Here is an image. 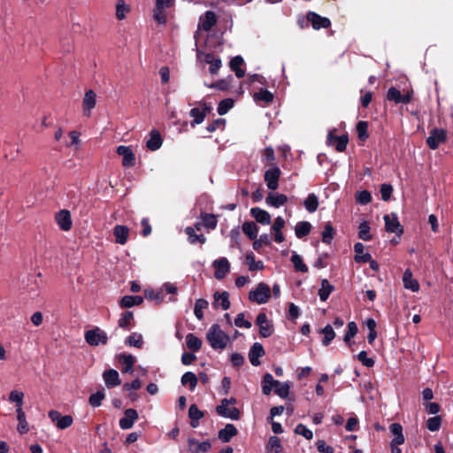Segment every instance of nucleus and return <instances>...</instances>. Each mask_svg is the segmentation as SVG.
I'll return each instance as SVG.
<instances>
[{
  "instance_id": "f257e3e1",
  "label": "nucleus",
  "mask_w": 453,
  "mask_h": 453,
  "mask_svg": "<svg viewBox=\"0 0 453 453\" xmlns=\"http://www.w3.org/2000/svg\"><path fill=\"white\" fill-rule=\"evenodd\" d=\"M274 388V393L280 398H287L289 394L290 383L288 381L280 382L274 380L271 373H265L262 379V392L269 395Z\"/></svg>"
},
{
  "instance_id": "f03ea898",
  "label": "nucleus",
  "mask_w": 453,
  "mask_h": 453,
  "mask_svg": "<svg viewBox=\"0 0 453 453\" xmlns=\"http://www.w3.org/2000/svg\"><path fill=\"white\" fill-rule=\"evenodd\" d=\"M206 339L211 347L216 350H223L230 342V337L218 324H213L206 334Z\"/></svg>"
},
{
  "instance_id": "7ed1b4c3",
  "label": "nucleus",
  "mask_w": 453,
  "mask_h": 453,
  "mask_svg": "<svg viewBox=\"0 0 453 453\" xmlns=\"http://www.w3.org/2000/svg\"><path fill=\"white\" fill-rule=\"evenodd\" d=\"M84 338L86 342L92 347H96L100 344L106 345L108 342L107 334L97 326L86 331Z\"/></svg>"
},
{
  "instance_id": "20e7f679",
  "label": "nucleus",
  "mask_w": 453,
  "mask_h": 453,
  "mask_svg": "<svg viewBox=\"0 0 453 453\" xmlns=\"http://www.w3.org/2000/svg\"><path fill=\"white\" fill-rule=\"evenodd\" d=\"M271 296V290L267 284L260 282L254 290L249 294L250 301L258 304L266 303Z\"/></svg>"
},
{
  "instance_id": "39448f33",
  "label": "nucleus",
  "mask_w": 453,
  "mask_h": 453,
  "mask_svg": "<svg viewBox=\"0 0 453 453\" xmlns=\"http://www.w3.org/2000/svg\"><path fill=\"white\" fill-rule=\"evenodd\" d=\"M447 139L446 131L441 128H434L426 138V144L431 150H436Z\"/></svg>"
},
{
  "instance_id": "423d86ee",
  "label": "nucleus",
  "mask_w": 453,
  "mask_h": 453,
  "mask_svg": "<svg viewBox=\"0 0 453 453\" xmlns=\"http://www.w3.org/2000/svg\"><path fill=\"white\" fill-rule=\"evenodd\" d=\"M49 418L54 422L58 429L64 430L72 426L73 418L70 415L62 416L58 411L51 410L48 413Z\"/></svg>"
},
{
  "instance_id": "0eeeda50",
  "label": "nucleus",
  "mask_w": 453,
  "mask_h": 453,
  "mask_svg": "<svg viewBox=\"0 0 453 453\" xmlns=\"http://www.w3.org/2000/svg\"><path fill=\"white\" fill-rule=\"evenodd\" d=\"M383 219L385 221V229L388 233H395L397 236H400L403 234V228L395 213L386 214L384 215Z\"/></svg>"
},
{
  "instance_id": "6e6552de",
  "label": "nucleus",
  "mask_w": 453,
  "mask_h": 453,
  "mask_svg": "<svg viewBox=\"0 0 453 453\" xmlns=\"http://www.w3.org/2000/svg\"><path fill=\"white\" fill-rule=\"evenodd\" d=\"M280 173V169L276 165H273L271 168L265 171V181L266 182L269 189L275 190L278 188Z\"/></svg>"
},
{
  "instance_id": "1a4fd4ad",
  "label": "nucleus",
  "mask_w": 453,
  "mask_h": 453,
  "mask_svg": "<svg viewBox=\"0 0 453 453\" xmlns=\"http://www.w3.org/2000/svg\"><path fill=\"white\" fill-rule=\"evenodd\" d=\"M228 405V399L224 398L221 401V403L216 408L217 413L221 417L227 418L232 420H238L240 418L239 410L236 407H231L230 411H226V406Z\"/></svg>"
},
{
  "instance_id": "9d476101",
  "label": "nucleus",
  "mask_w": 453,
  "mask_h": 453,
  "mask_svg": "<svg viewBox=\"0 0 453 453\" xmlns=\"http://www.w3.org/2000/svg\"><path fill=\"white\" fill-rule=\"evenodd\" d=\"M257 325L259 327V334L262 337L267 338L273 334V327L265 313H259L257 316Z\"/></svg>"
},
{
  "instance_id": "9b49d317",
  "label": "nucleus",
  "mask_w": 453,
  "mask_h": 453,
  "mask_svg": "<svg viewBox=\"0 0 453 453\" xmlns=\"http://www.w3.org/2000/svg\"><path fill=\"white\" fill-rule=\"evenodd\" d=\"M215 269L214 276L217 280H222L230 270V263L226 257L216 259L212 263Z\"/></svg>"
},
{
  "instance_id": "f8f14e48",
  "label": "nucleus",
  "mask_w": 453,
  "mask_h": 453,
  "mask_svg": "<svg viewBox=\"0 0 453 453\" xmlns=\"http://www.w3.org/2000/svg\"><path fill=\"white\" fill-rule=\"evenodd\" d=\"M117 153L122 157V165L125 167H132L134 165L135 157L130 147L120 145L117 148Z\"/></svg>"
},
{
  "instance_id": "ddd939ff",
  "label": "nucleus",
  "mask_w": 453,
  "mask_h": 453,
  "mask_svg": "<svg viewBox=\"0 0 453 453\" xmlns=\"http://www.w3.org/2000/svg\"><path fill=\"white\" fill-rule=\"evenodd\" d=\"M96 95L92 89L86 91L83 100H82L83 114L86 117H89L91 114L92 109L95 108V106L96 104Z\"/></svg>"
},
{
  "instance_id": "4468645a",
  "label": "nucleus",
  "mask_w": 453,
  "mask_h": 453,
  "mask_svg": "<svg viewBox=\"0 0 453 453\" xmlns=\"http://www.w3.org/2000/svg\"><path fill=\"white\" fill-rule=\"evenodd\" d=\"M188 450L192 453H206L211 448L209 441H199L195 438H188Z\"/></svg>"
},
{
  "instance_id": "2eb2a0df",
  "label": "nucleus",
  "mask_w": 453,
  "mask_h": 453,
  "mask_svg": "<svg viewBox=\"0 0 453 453\" xmlns=\"http://www.w3.org/2000/svg\"><path fill=\"white\" fill-rule=\"evenodd\" d=\"M307 19L311 22L314 29L326 28L331 24L327 18L321 17L313 12H309L307 13Z\"/></svg>"
},
{
  "instance_id": "dca6fc26",
  "label": "nucleus",
  "mask_w": 453,
  "mask_h": 453,
  "mask_svg": "<svg viewBox=\"0 0 453 453\" xmlns=\"http://www.w3.org/2000/svg\"><path fill=\"white\" fill-rule=\"evenodd\" d=\"M137 418V411L134 409H127L125 411L124 417L119 419V426L125 430L130 429Z\"/></svg>"
},
{
  "instance_id": "f3484780",
  "label": "nucleus",
  "mask_w": 453,
  "mask_h": 453,
  "mask_svg": "<svg viewBox=\"0 0 453 453\" xmlns=\"http://www.w3.org/2000/svg\"><path fill=\"white\" fill-rule=\"evenodd\" d=\"M55 219H56V221H57L58 226L63 231H68L71 229L73 222H72L71 214H70L69 211H66V210L60 211L59 212H58L56 214Z\"/></svg>"
},
{
  "instance_id": "a211bd4d",
  "label": "nucleus",
  "mask_w": 453,
  "mask_h": 453,
  "mask_svg": "<svg viewBox=\"0 0 453 453\" xmlns=\"http://www.w3.org/2000/svg\"><path fill=\"white\" fill-rule=\"evenodd\" d=\"M103 379L108 388H115L121 383L119 372L114 369L104 371L103 373Z\"/></svg>"
},
{
  "instance_id": "6ab92c4d",
  "label": "nucleus",
  "mask_w": 453,
  "mask_h": 453,
  "mask_svg": "<svg viewBox=\"0 0 453 453\" xmlns=\"http://www.w3.org/2000/svg\"><path fill=\"white\" fill-rule=\"evenodd\" d=\"M265 355V349L261 343L255 342L250 351H249V358L252 365L257 366L260 365L259 358Z\"/></svg>"
},
{
  "instance_id": "aec40b11",
  "label": "nucleus",
  "mask_w": 453,
  "mask_h": 453,
  "mask_svg": "<svg viewBox=\"0 0 453 453\" xmlns=\"http://www.w3.org/2000/svg\"><path fill=\"white\" fill-rule=\"evenodd\" d=\"M216 15L211 11H207L204 15L200 17L198 28L204 31H209L216 24Z\"/></svg>"
},
{
  "instance_id": "412c9836",
  "label": "nucleus",
  "mask_w": 453,
  "mask_h": 453,
  "mask_svg": "<svg viewBox=\"0 0 453 453\" xmlns=\"http://www.w3.org/2000/svg\"><path fill=\"white\" fill-rule=\"evenodd\" d=\"M403 282L405 288L410 289L413 292H418L419 289V284L417 280L412 276V273L410 269H406L403 275Z\"/></svg>"
},
{
  "instance_id": "4be33fe9",
  "label": "nucleus",
  "mask_w": 453,
  "mask_h": 453,
  "mask_svg": "<svg viewBox=\"0 0 453 453\" xmlns=\"http://www.w3.org/2000/svg\"><path fill=\"white\" fill-rule=\"evenodd\" d=\"M115 241L119 244H125L129 235V228L126 226L117 225L113 229Z\"/></svg>"
},
{
  "instance_id": "5701e85b",
  "label": "nucleus",
  "mask_w": 453,
  "mask_h": 453,
  "mask_svg": "<svg viewBox=\"0 0 453 453\" xmlns=\"http://www.w3.org/2000/svg\"><path fill=\"white\" fill-rule=\"evenodd\" d=\"M250 213L258 223L263 225H269L271 223L270 214L263 209L258 207L252 208Z\"/></svg>"
},
{
  "instance_id": "b1692460",
  "label": "nucleus",
  "mask_w": 453,
  "mask_h": 453,
  "mask_svg": "<svg viewBox=\"0 0 453 453\" xmlns=\"http://www.w3.org/2000/svg\"><path fill=\"white\" fill-rule=\"evenodd\" d=\"M119 362L122 364V372L132 373L134 372L133 366L135 363V357L131 354L119 355Z\"/></svg>"
},
{
  "instance_id": "393cba45",
  "label": "nucleus",
  "mask_w": 453,
  "mask_h": 453,
  "mask_svg": "<svg viewBox=\"0 0 453 453\" xmlns=\"http://www.w3.org/2000/svg\"><path fill=\"white\" fill-rule=\"evenodd\" d=\"M288 201L286 195L278 193H270L265 199L267 204L279 208L282 206Z\"/></svg>"
},
{
  "instance_id": "a878e982",
  "label": "nucleus",
  "mask_w": 453,
  "mask_h": 453,
  "mask_svg": "<svg viewBox=\"0 0 453 453\" xmlns=\"http://www.w3.org/2000/svg\"><path fill=\"white\" fill-rule=\"evenodd\" d=\"M203 61L210 65L209 70L211 74H217L222 65L221 60L218 58H215L211 53H206L203 55Z\"/></svg>"
},
{
  "instance_id": "bb28decb",
  "label": "nucleus",
  "mask_w": 453,
  "mask_h": 453,
  "mask_svg": "<svg viewBox=\"0 0 453 453\" xmlns=\"http://www.w3.org/2000/svg\"><path fill=\"white\" fill-rule=\"evenodd\" d=\"M237 434V429L233 424H227L219 432V439L223 442H228L234 435Z\"/></svg>"
},
{
  "instance_id": "cd10ccee",
  "label": "nucleus",
  "mask_w": 453,
  "mask_h": 453,
  "mask_svg": "<svg viewBox=\"0 0 453 453\" xmlns=\"http://www.w3.org/2000/svg\"><path fill=\"white\" fill-rule=\"evenodd\" d=\"M364 250L365 246L363 243H355L354 251L356 252V255L354 259L357 263H367L368 261H371V254L364 253Z\"/></svg>"
},
{
  "instance_id": "c85d7f7f",
  "label": "nucleus",
  "mask_w": 453,
  "mask_h": 453,
  "mask_svg": "<svg viewBox=\"0 0 453 453\" xmlns=\"http://www.w3.org/2000/svg\"><path fill=\"white\" fill-rule=\"evenodd\" d=\"M162 142L160 134L157 131L153 130L150 132V139L147 141L146 146L150 150L155 151L161 147Z\"/></svg>"
},
{
  "instance_id": "c756f323",
  "label": "nucleus",
  "mask_w": 453,
  "mask_h": 453,
  "mask_svg": "<svg viewBox=\"0 0 453 453\" xmlns=\"http://www.w3.org/2000/svg\"><path fill=\"white\" fill-rule=\"evenodd\" d=\"M188 417L190 418V426L193 428H196L199 426V420L203 417V412L196 404H192L188 410Z\"/></svg>"
},
{
  "instance_id": "7c9ffc66",
  "label": "nucleus",
  "mask_w": 453,
  "mask_h": 453,
  "mask_svg": "<svg viewBox=\"0 0 453 453\" xmlns=\"http://www.w3.org/2000/svg\"><path fill=\"white\" fill-rule=\"evenodd\" d=\"M387 98L389 101L395 102L396 104H399V103L406 104V103L410 102V96H403L401 94L400 90H398L395 88H390L388 89V91L387 93Z\"/></svg>"
},
{
  "instance_id": "2f4dec72",
  "label": "nucleus",
  "mask_w": 453,
  "mask_h": 453,
  "mask_svg": "<svg viewBox=\"0 0 453 453\" xmlns=\"http://www.w3.org/2000/svg\"><path fill=\"white\" fill-rule=\"evenodd\" d=\"M214 305L220 306L224 311H226L230 307L229 294L226 291L222 293L216 292L214 294Z\"/></svg>"
},
{
  "instance_id": "473e14b6",
  "label": "nucleus",
  "mask_w": 453,
  "mask_h": 453,
  "mask_svg": "<svg viewBox=\"0 0 453 453\" xmlns=\"http://www.w3.org/2000/svg\"><path fill=\"white\" fill-rule=\"evenodd\" d=\"M389 429L394 436L391 442H394L395 444H403L404 442V436L403 434L402 426L398 423H393Z\"/></svg>"
},
{
  "instance_id": "72a5a7b5",
  "label": "nucleus",
  "mask_w": 453,
  "mask_h": 453,
  "mask_svg": "<svg viewBox=\"0 0 453 453\" xmlns=\"http://www.w3.org/2000/svg\"><path fill=\"white\" fill-rule=\"evenodd\" d=\"M334 287L332 284H330V282L326 279L322 280L321 287L319 290V299L322 302L326 301L328 299L330 294L334 291Z\"/></svg>"
},
{
  "instance_id": "f704fd0d",
  "label": "nucleus",
  "mask_w": 453,
  "mask_h": 453,
  "mask_svg": "<svg viewBox=\"0 0 453 453\" xmlns=\"http://www.w3.org/2000/svg\"><path fill=\"white\" fill-rule=\"evenodd\" d=\"M311 229V224L308 221H299L295 226V234L301 239L308 235Z\"/></svg>"
},
{
  "instance_id": "c9c22d12",
  "label": "nucleus",
  "mask_w": 453,
  "mask_h": 453,
  "mask_svg": "<svg viewBox=\"0 0 453 453\" xmlns=\"http://www.w3.org/2000/svg\"><path fill=\"white\" fill-rule=\"evenodd\" d=\"M143 298L140 296H125L120 301V305L123 308H130L142 303Z\"/></svg>"
},
{
  "instance_id": "e433bc0d",
  "label": "nucleus",
  "mask_w": 453,
  "mask_h": 453,
  "mask_svg": "<svg viewBox=\"0 0 453 453\" xmlns=\"http://www.w3.org/2000/svg\"><path fill=\"white\" fill-rule=\"evenodd\" d=\"M243 62V58L241 56H235L230 61V68L235 73L238 78H242L245 74L244 70L241 68Z\"/></svg>"
},
{
  "instance_id": "4c0bfd02",
  "label": "nucleus",
  "mask_w": 453,
  "mask_h": 453,
  "mask_svg": "<svg viewBox=\"0 0 453 453\" xmlns=\"http://www.w3.org/2000/svg\"><path fill=\"white\" fill-rule=\"evenodd\" d=\"M186 344L190 350L196 352L202 347V341L194 334L189 333L186 335Z\"/></svg>"
},
{
  "instance_id": "58836bf2",
  "label": "nucleus",
  "mask_w": 453,
  "mask_h": 453,
  "mask_svg": "<svg viewBox=\"0 0 453 453\" xmlns=\"http://www.w3.org/2000/svg\"><path fill=\"white\" fill-rule=\"evenodd\" d=\"M207 111H209L208 107H204L203 110H200L198 108H193L190 111V116L194 119L191 126L194 127L195 125L201 124L204 120Z\"/></svg>"
},
{
  "instance_id": "ea45409f",
  "label": "nucleus",
  "mask_w": 453,
  "mask_h": 453,
  "mask_svg": "<svg viewBox=\"0 0 453 453\" xmlns=\"http://www.w3.org/2000/svg\"><path fill=\"white\" fill-rule=\"evenodd\" d=\"M303 205L309 212L316 211L319 207L318 196L313 193L309 194L303 202Z\"/></svg>"
},
{
  "instance_id": "a19ab883",
  "label": "nucleus",
  "mask_w": 453,
  "mask_h": 453,
  "mask_svg": "<svg viewBox=\"0 0 453 453\" xmlns=\"http://www.w3.org/2000/svg\"><path fill=\"white\" fill-rule=\"evenodd\" d=\"M198 378L192 372H185L181 377L182 385H188L189 389L193 391L197 385Z\"/></svg>"
},
{
  "instance_id": "79ce46f5",
  "label": "nucleus",
  "mask_w": 453,
  "mask_h": 453,
  "mask_svg": "<svg viewBox=\"0 0 453 453\" xmlns=\"http://www.w3.org/2000/svg\"><path fill=\"white\" fill-rule=\"evenodd\" d=\"M242 231L250 240H255L257 236L258 227L252 221L245 222L242 225Z\"/></svg>"
},
{
  "instance_id": "37998d69",
  "label": "nucleus",
  "mask_w": 453,
  "mask_h": 453,
  "mask_svg": "<svg viewBox=\"0 0 453 453\" xmlns=\"http://www.w3.org/2000/svg\"><path fill=\"white\" fill-rule=\"evenodd\" d=\"M291 262L294 265V268L297 272L307 273L308 266L303 263V258L300 255L296 252H293L291 256Z\"/></svg>"
},
{
  "instance_id": "c03bdc74",
  "label": "nucleus",
  "mask_w": 453,
  "mask_h": 453,
  "mask_svg": "<svg viewBox=\"0 0 453 453\" xmlns=\"http://www.w3.org/2000/svg\"><path fill=\"white\" fill-rule=\"evenodd\" d=\"M16 412H17V418L19 421L18 431L20 434H26L27 432H28L29 428H28V424L26 420L25 413L21 408L16 409Z\"/></svg>"
},
{
  "instance_id": "a18cd8bd",
  "label": "nucleus",
  "mask_w": 453,
  "mask_h": 453,
  "mask_svg": "<svg viewBox=\"0 0 453 453\" xmlns=\"http://www.w3.org/2000/svg\"><path fill=\"white\" fill-rule=\"evenodd\" d=\"M254 100L257 103L263 102L267 104L273 100V95L266 89H260L257 93L254 94Z\"/></svg>"
},
{
  "instance_id": "49530a36",
  "label": "nucleus",
  "mask_w": 453,
  "mask_h": 453,
  "mask_svg": "<svg viewBox=\"0 0 453 453\" xmlns=\"http://www.w3.org/2000/svg\"><path fill=\"white\" fill-rule=\"evenodd\" d=\"M320 333L324 334L322 340V344L324 346H328L335 337V333L331 325H326L323 329H321Z\"/></svg>"
},
{
  "instance_id": "de8ad7c7",
  "label": "nucleus",
  "mask_w": 453,
  "mask_h": 453,
  "mask_svg": "<svg viewBox=\"0 0 453 453\" xmlns=\"http://www.w3.org/2000/svg\"><path fill=\"white\" fill-rule=\"evenodd\" d=\"M186 234L188 236V242L191 244H195L196 242L204 243L205 242V237L203 234H196V231L193 227L188 226L185 229Z\"/></svg>"
},
{
  "instance_id": "09e8293b",
  "label": "nucleus",
  "mask_w": 453,
  "mask_h": 453,
  "mask_svg": "<svg viewBox=\"0 0 453 453\" xmlns=\"http://www.w3.org/2000/svg\"><path fill=\"white\" fill-rule=\"evenodd\" d=\"M208 307V302L205 299H197L194 308L195 316L197 319L202 320L203 318V310Z\"/></svg>"
},
{
  "instance_id": "8fccbe9b",
  "label": "nucleus",
  "mask_w": 453,
  "mask_h": 453,
  "mask_svg": "<svg viewBox=\"0 0 453 453\" xmlns=\"http://www.w3.org/2000/svg\"><path fill=\"white\" fill-rule=\"evenodd\" d=\"M125 343L129 345V346H133V347H136V348H142V335L141 334H138V333H133L132 334H130L129 336H127L126 338Z\"/></svg>"
},
{
  "instance_id": "3c124183",
  "label": "nucleus",
  "mask_w": 453,
  "mask_h": 453,
  "mask_svg": "<svg viewBox=\"0 0 453 453\" xmlns=\"http://www.w3.org/2000/svg\"><path fill=\"white\" fill-rule=\"evenodd\" d=\"M246 263L249 265V269L250 271H258L264 269V264L262 261H256L255 256L253 253L248 254L246 256Z\"/></svg>"
},
{
  "instance_id": "603ef678",
  "label": "nucleus",
  "mask_w": 453,
  "mask_h": 453,
  "mask_svg": "<svg viewBox=\"0 0 453 453\" xmlns=\"http://www.w3.org/2000/svg\"><path fill=\"white\" fill-rule=\"evenodd\" d=\"M335 234V231L330 223L326 224L324 226V230L322 232V242L326 244H330Z\"/></svg>"
},
{
  "instance_id": "864d4df0",
  "label": "nucleus",
  "mask_w": 453,
  "mask_h": 453,
  "mask_svg": "<svg viewBox=\"0 0 453 453\" xmlns=\"http://www.w3.org/2000/svg\"><path fill=\"white\" fill-rule=\"evenodd\" d=\"M134 319V314L132 311H125L121 318L119 319V326L123 329H129L131 323Z\"/></svg>"
},
{
  "instance_id": "5fc2aeb1",
  "label": "nucleus",
  "mask_w": 453,
  "mask_h": 453,
  "mask_svg": "<svg viewBox=\"0 0 453 453\" xmlns=\"http://www.w3.org/2000/svg\"><path fill=\"white\" fill-rule=\"evenodd\" d=\"M358 229V237L360 239H362L363 241H370L372 239V235L370 234L371 228L368 222L364 221L360 223Z\"/></svg>"
},
{
  "instance_id": "6e6d98bb",
  "label": "nucleus",
  "mask_w": 453,
  "mask_h": 453,
  "mask_svg": "<svg viewBox=\"0 0 453 453\" xmlns=\"http://www.w3.org/2000/svg\"><path fill=\"white\" fill-rule=\"evenodd\" d=\"M24 393L19 390H12L9 395V401L16 403L17 409L23 405Z\"/></svg>"
},
{
  "instance_id": "4d7b16f0",
  "label": "nucleus",
  "mask_w": 453,
  "mask_h": 453,
  "mask_svg": "<svg viewBox=\"0 0 453 453\" xmlns=\"http://www.w3.org/2000/svg\"><path fill=\"white\" fill-rule=\"evenodd\" d=\"M129 12L128 5L126 4L124 0H119L116 6V17L121 20L126 18L127 13Z\"/></svg>"
},
{
  "instance_id": "13d9d810",
  "label": "nucleus",
  "mask_w": 453,
  "mask_h": 453,
  "mask_svg": "<svg viewBox=\"0 0 453 453\" xmlns=\"http://www.w3.org/2000/svg\"><path fill=\"white\" fill-rule=\"evenodd\" d=\"M105 395L104 391L99 390L92 394L88 398V403L92 407H99L102 404V401L104 399Z\"/></svg>"
},
{
  "instance_id": "bf43d9fd",
  "label": "nucleus",
  "mask_w": 453,
  "mask_h": 453,
  "mask_svg": "<svg viewBox=\"0 0 453 453\" xmlns=\"http://www.w3.org/2000/svg\"><path fill=\"white\" fill-rule=\"evenodd\" d=\"M234 106V100L226 98L222 100L218 106V113L219 115H225Z\"/></svg>"
},
{
  "instance_id": "052dcab7",
  "label": "nucleus",
  "mask_w": 453,
  "mask_h": 453,
  "mask_svg": "<svg viewBox=\"0 0 453 453\" xmlns=\"http://www.w3.org/2000/svg\"><path fill=\"white\" fill-rule=\"evenodd\" d=\"M372 201V195L367 190H362L356 194V202L358 204H367Z\"/></svg>"
},
{
  "instance_id": "680f3d73",
  "label": "nucleus",
  "mask_w": 453,
  "mask_h": 453,
  "mask_svg": "<svg viewBox=\"0 0 453 453\" xmlns=\"http://www.w3.org/2000/svg\"><path fill=\"white\" fill-rule=\"evenodd\" d=\"M357 326L354 321L348 323V330L343 338L347 344H349L350 340L357 334Z\"/></svg>"
},
{
  "instance_id": "e2e57ef3",
  "label": "nucleus",
  "mask_w": 453,
  "mask_h": 453,
  "mask_svg": "<svg viewBox=\"0 0 453 453\" xmlns=\"http://www.w3.org/2000/svg\"><path fill=\"white\" fill-rule=\"evenodd\" d=\"M441 425V418L440 416L429 418L426 421V427L431 432H436L440 429Z\"/></svg>"
},
{
  "instance_id": "0e129e2a",
  "label": "nucleus",
  "mask_w": 453,
  "mask_h": 453,
  "mask_svg": "<svg viewBox=\"0 0 453 453\" xmlns=\"http://www.w3.org/2000/svg\"><path fill=\"white\" fill-rule=\"evenodd\" d=\"M165 9V7L157 5H156L154 9L153 17L159 24H165L166 22V14Z\"/></svg>"
},
{
  "instance_id": "69168bd1",
  "label": "nucleus",
  "mask_w": 453,
  "mask_h": 453,
  "mask_svg": "<svg viewBox=\"0 0 453 453\" xmlns=\"http://www.w3.org/2000/svg\"><path fill=\"white\" fill-rule=\"evenodd\" d=\"M295 433L303 436L307 440H311L313 437V433L311 430L306 427V426L303 424H298L295 428Z\"/></svg>"
},
{
  "instance_id": "338daca9",
  "label": "nucleus",
  "mask_w": 453,
  "mask_h": 453,
  "mask_svg": "<svg viewBox=\"0 0 453 453\" xmlns=\"http://www.w3.org/2000/svg\"><path fill=\"white\" fill-rule=\"evenodd\" d=\"M367 127L368 125L365 121H359L357 125L358 138L362 141H365L368 138Z\"/></svg>"
},
{
  "instance_id": "774afa93",
  "label": "nucleus",
  "mask_w": 453,
  "mask_h": 453,
  "mask_svg": "<svg viewBox=\"0 0 453 453\" xmlns=\"http://www.w3.org/2000/svg\"><path fill=\"white\" fill-rule=\"evenodd\" d=\"M145 297L147 299L154 300L157 303H162L163 300H164V296H163V293H162L161 290L157 291V292H155L154 290H146L145 291Z\"/></svg>"
}]
</instances>
